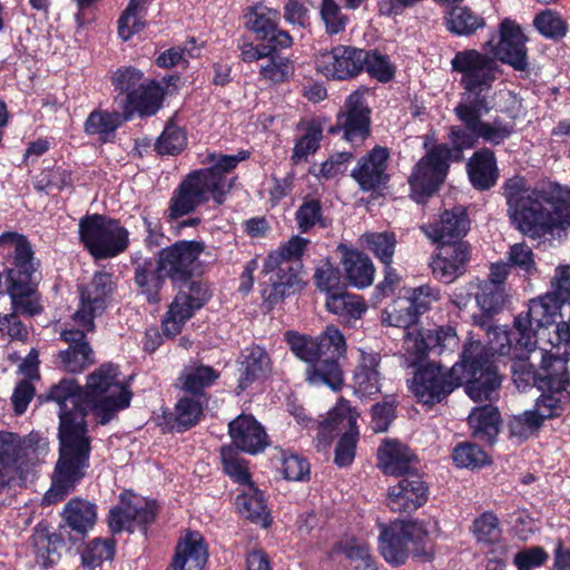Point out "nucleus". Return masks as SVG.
<instances>
[{"label":"nucleus","instance_id":"f257e3e1","mask_svg":"<svg viewBox=\"0 0 570 570\" xmlns=\"http://www.w3.org/2000/svg\"><path fill=\"white\" fill-rule=\"evenodd\" d=\"M47 397L58 405L60 419V455L52 484L43 497L46 504H53L76 488L89 465L86 414L91 412L100 424H107L120 410L129 406L131 393L124 384L118 366L102 364L87 376L83 390L73 380H62L51 387Z\"/></svg>","mask_w":570,"mask_h":570},{"label":"nucleus","instance_id":"f03ea898","mask_svg":"<svg viewBox=\"0 0 570 570\" xmlns=\"http://www.w3.org/2000/svg\"><path fill=\"white\" fill-rule=\"evenodd\" d=\"M453 71L461 75L464 89L454 115L461 126H452L450 138L459 147H475L479 139L497 146L513 132V125L500 119L485 121L483 117L493 105L492 86L497 80L498 65L493 58L475 49L458 51L451 60Z\"/></svg>","mask_w":570,"mask_h":570},{"label":"nucleus","instance_id":"7ed1b4c3","mask_svg":"<svg viewBox=\"0 0 570 570\" xmlns=\"http://www.w3.org/2000/svg\"><path fill=\"white\" fill-rule=\"evenodd\" d=\"M464 379L468 380L466 394L474 402L492 401L501 385L491 353L480 341L469 340L460 362L450 370L434 363L417 370L410 389L419 402L432 405L445 399Z\"/></svg>","mask_w":570,"mask_h":570},{"label":"nucleus","instance_id":"20e7f679","mask_svg":"<svg viewBox=\"0 0 570 570\" xmlns=\"http://www.w3.org/2000/svg\"><path fill=\"white\" fill-rule=\"evenodd\" d=\"M503 188L509 216L522 234L541 237L570 225V188L554 183L530 188L520 176Z\"/></svg>","mask_w":570,"mask_h":570},{"label":"nucleus","instance_id":"39448f33","mask_svg":"<svg viewBox=\"0 0 570 570\" xmlns=\"http://www.w3.org/2000/svg\"><path fill=\"white\" fill-rule=\"evenodd\" d=\"M542 395L533 410L514 415L508 423L511 438L524 441L539 430L543 421L558 416L570 401V373L561 358L542 357L540 372Z\"/></svg>","mask_w":570,"mask_h":570},{"label":"nucleus","instance_id":"423d86ee","mask_svg":"<svg viewBox=\"0 0 570 570\" xmlns=\"http://www.w3.org/2000/svg\"><path fill=\"white\" fill-rule=\"evenodd\" d=\"M292 352L308 364L306 380L312 385H328L336 390L342 384V372L337 361L345 355L343 334L335 326H327L316 338L295 332L286 334Z\"/></svg>","mask_w":570,"mask_h":570},{"label":"nucleus","instance_id":"0eeeda50","mask_svg":"<svg viewBox=\"0 0 570 570\" xmlns=\"http://www.w3.org/2000/svg\"><path fill=\"white\" fill-rule=\"evenodd\" d=\"M564 305L548 292L529 302L525 313L519 314L514 320V331L508 332L502 328L494 331L495 335L504 341L500 346L491 345L488 347L491 356L493 353L501 355L509 353L512 342L522 350H531L532 346L546 338V332L549 326L553 325Z\"/></svg>","mask_w":570,"mask_h":570},{"label":"nucleus","instance_id":"6e6552de","mask_svg":"<svg viewBox=\"0 0 570 570\" xmlns=\"http://www.w3.org/2000/svg\"><path fill=\"white\" fill-rule=\"evenodd\" d=\"M49 453V442L32 432L21 439L11 432H0V493L23 479L28 465L43 460Z\"/></svg>","mask_w":570,"mask_h":570},{"label":"nucleus","instance_id":"1a4fd4ad","mask_svg":"<svg viewBox=\"0 0 570 570\" xmlns=\"http://www.w3.org/2000/svg\"><path fill=\"white\" fill-rule=\"evenodd\" d=\"M428 530L420 521H395L389 527H382L379 537V549L386 562L403 564L409 554L431 560L432 546L426 540Z\"/></svg>","mask_w":570,"mask_h":570},{"label":"nucleus","instance_id":"9d476101","mask_svg":"<svg viewBox=\"0 0 570 570\" xmlns=\"http://www.w3.org/2000/svg\"><path fill=\"white\" fill-rule=\"evenodd\" d=\"M16 246V257L12 266H7L8 293L11 297L13 313L35 315L40 312V305L33 297L36 262L31 245L27 239L10 235Z\"/></svg>","mask_w":570,"mask_h":570},{"label":"nucleus","instance_id":"9b49d317","mask_svg":"<svg viewBox=\"0 0 570 570\" xmlns=\"http://www.w3.org/2000/svg\"><path fill=\"white\" fill-rule=\"evenodd\" d=\"M232 181L210 170H198L181 181L170 199L169 216L178 218L193 212L197 206L214 199L218 205L225 200Z\"/></svg>","mask_w":570,"mask_h":570},{"label":"nucleus","instance_id":"f8f14e48","mask_svg":"<svg viewBox=\"0 0 570 570\" xmlns=\"http://www.w3.org/2000/svg\"><path fill=\"white\" fill-rule=\"evenodd\" d=\"M79 238L96 259L116 257L129 244L128 230L118 220L99 214L86 215L79 220Z\"/></svg>","mask_w":570,"mask_h":570},{"label":"nucleus","instance_id":"ddd939ff","mask_svg":"<svg viewBox=\"0 0 570 570\" xmlns=\"http://www.w3.org/2000/svg\"><path fill=\"white\" fill-rule=\"evenodd\" d=\"M452 148L442 144L432 148L414 167L410 177V186L413 198L420 203L424 197L431 196L444 181L450 161L460 160L464 149L472 147H459L449 137Z\"/></svg>","mask_w":570,"mask_h":570},{"label":"nucleus","instance_id":"4468645a","mask_svg":"<svg viewBox=\"0 0 570 570\" xmlns=\"http://www.w3.org/2000/svg\"><path fill=\"white\" fill-rule=\"evenodd\" d=\"M355 417L347 401L341 400L336 406L331 410L327 417L318 425L317 448L326 449L332 443L334 432L350 428L340 439L335 450V463L338 466L352 464L355 458L356 435L353 431Z\"/></svg>","mask_w":570,"mask_h":570},{"label":"nucleus","instance_id":"2eb2a0df","mask_svg":"<svg viewBox=\"0 0 570 570\" xmlns=\"http://www.w3.org/2000/svg\"><path fill=\"white\" fill-rule=\"evenodd\" d=\"M115 289L111 274L95 273L88 283L79 287L80 305L72 315L73 326L94 331V320L110 305Z\"/></svg>","mask_w":570,"mask_h":570},{"label":"nucleus","instance_id":"dca6fc26","mask_svg":"<svg viewBox=\"0 0 570 570\" xmlns=\"http://www.w3.org/2000/svg\"><path fill=\"white\" fill-rule=\"evenodd\" d=\"M204 245L196 240H179L158 254L159 272L173 282L187 281L197 268Z\"/></svg>","mask_w":570,"mask_h":570},{"label":"nucleus","instance_id":"f3484780","mask_svg":"<svg viewBox=\"0 0 570 570\" xmlns=\"http://www.w3.org/2000/svg\"><path fill=\"white\" fill-rule=\"evenodd\" d=\"M156 504L154 501L138 497L131 492H124L120 495V504L110 510V530L121 532L134 531L136 525H145L154 521L156 517Z\"/></svg>","mask_w":570,"mask_h":570},{"label":"nucleus","instance_id":"a211bd4d","mask_svg":"<svg viewBox=\"0 0 570 570\" xmlns=\"http://www.w3.org/2000/svg\"><path fill=\"white\" fill-rule=\"evenodd\" d=\"M209 298L205 285L193 283L187 291L179 292L169 304L163 321V331L166 336L174 337L180 333L185 323Z\"/></svg>","mask_w":570,"mask_h":570},{"label":"nucleus","instance_id":"6ab92c4d","mask_svg":"<svg viewBox=\"0 0 570 570\" xmlns=\"http://www.w3.org/2000/svg\"><path fill=\"white\" fill-rule=\"evenodd\" d=\"M387 507L393 512L411 513L428 500V488L421 478L409 473L387 490Z\"/></svg>","mask_w":570,"mask_h":570},{"label":"nucleus","instance_id":"aec40b11","mask_svg":"<svg viewBox=\"0 0 570 570\" xmlns=\"http://www.w3.org/2000/svg\"><path fill=\"white\" fill-rule=\"evenodd\" d=\"M469 259L470 246L463 242H453L442 244L430 265L435 278L450 284L464 274Z\"/></svg>","mask_w":570,"mask_h":570},{"label":"nucleus","instance_id":"412c9836","mask_svg":"<svg viewBox=\"0 0 570 570\" xmlns=\"http://www.w3.org/2000/svg\"><path fill=\"white\" fill-rule=\"evenodd\" d=\"M494 56L518 71L528 69L525 37L518 24L505 19L500 26V41L493 48Z\"/></svg>","mask_w":570,"mask_h":570},{"label":"nucleus","instance_id":"4be33fe9","mask_svg":"<svg viewBox=\"0 0 570 570\" xmlns=\"http://www.w3.org/2000/svg\"><path fill=\"white\" fill-rule=\"evenodd\" d=\"M420 229L434 243H452L453 239L462 238L470 229V219L462 206L446 209L434 223L423 224Z\"/></svg>","mask_w":570,"mask_h":570},{"label":"nucleus","instance_id":"5701e85b","mask_svg":"<svg viewBox=\"0 0 570 570\" xmlns=\"http://www.w3.org/2000/svg\"><path fill=\"white\" fill-rule=\"evenodd\" d=\"M83 327L73 326L61 332V338L69 345L66 351L60 352L59 360L65 371L80 373L94 363L92 351L86 341Z\"/></svg>","mask_w":570,"mask_h":570},{"label":"nucleus","instance_id":"b1692460","mask_svg":"<svg viewBox=\"0 0 570 570\" xmlns=\"http://www.w3.org/2000/svg\"><path fill=\"white\" fill-rule=\"evenodd\" d=\"M316 70L328 79L345 80L356 71V49L337 46L331 51L321 52L315 60Z\"/></svg>","mask_w":570,"mask_h":570},{"label":"nucleus","instance_id":"393cba45","mask_svg":"<svg viewBox=\"0 0 570 570\" xmlns=\"http://www.w3.org/2000/svg\"><path fill=\"white\" fill-rule=\"evenodd\" d=\"M229 435L235 446L256 454L268 445V436L261 423L252 415H239L229 423Z\"/></svg>","mask_w":570,"mask_h":570},{"label":"nucleus","instance_id":"a878e982","mask_svg":"<svg viewBox=\"0 0 570 570\" xmlns=\"http://www.w3.org/2000/svg\"><path fill=\"white\" fill-rule=\"evenodd\" d=\"M207 562V549L197 532L187 533L177 543L173 561L167 570H203Z\"/></svg>","mask_w":570,"mask_h":570},{"label":"nucleus","instance_id":"bb28decb","mask_svg":"<svg viewBox=\"0 0 570 570\" xmlns=\"http://www.w3.org/2000/svg\"><path fill=\"white\" fill-rule=\"evenodd\" d=\"M390 151L386 147L375 146L358 166V186L363 190L375 191L387 180L385 174Z\"/></svg>","mask_w":570,"mask_h":570},{"label":"nucleus","instance_id":"cd10ccee","mask_svg":"<svg viewBox=\"0 0 570 570\" xmlns=\"http://www.w3.org/2000/svg\"><path fill=\"white\" fill-rule=\"evenodd\" d=\"M377 455L383 472L391 475L409 474L411 463L415 459L405 444L394 440H386L379 449Z\"/></svg>","mask_w":570,"mask_h":570},{"label":"nucleus","instance_id":"c85d7f7f","mask_svg":"<svg viewBox=\"0 0 570 570\" xmlns=\"http://www.w3.org/2000/svg\"><path fill=\"white\" fill-rule=\"evenodd\" d=\"M531 354V357L535 360L539 357V370L534 371L532 364L525 363L523 361L515 362L512 365V377L519 390H525L531 384L538 385V387L542 391L540 386V372L542 371V357L550 358H561L564 362V367H567L568 358L564 355H561L558 351L552 352L548 351L544 346H532L531 350H525Z\"/></svg>","mask_w":570,"mask_h":570},{"label":"nucleus","instance_id":"c756f323","mask_svg":"<svg viewBox=\"0 0 570 570\" xmlns=\"http://www.w3.org/2000/svg\"><path fill=\"white\" fill-rule=\"evenodd\" d=\"M472 185L481 190L491 188L498 179L497 160L492 150L482 148L468 163Z\"/></svg>","mask_w":570,"mask_h":570},{"label":"nucleus","instance_id":"7c9ffc66","mask_svg":"<svg viewBox=\"0 0 570 570\" xmlns=\"http://www.w3.org/2000/svg\"><path fill=\"white\" fill-rule=\"evenodd\" d=\"M62 519L68 528L83 535L88 533L96 523V505L89 501L75 498L66 504L62 511Z\"/></svg>","mask_w":570,"mask_h":570},{"label":"nucleus","instance_id":"2f4dec72","mask_svg":"<svg viewBox=\"0 0 570 570\" xmlns=\"http://www.w3.org/2000/svg\"><path fill=\"white\" fill-rule=\"evenodd\" d=\"M239 387L246 389L256 380L267 377L272 372V363L266 351L261 346H252L245 351Z\"/></svg>","mask_w":570,"mask_h":570},{"label":"nucleus","instance_id":"473e14b6","mask_svg":"<svg viewBox=\"0 0 570 570\" xmlns=\"http://www.w3.org/2000/svg\"><path fill=\"white\" fill-rule=\"evenodd\" d=\"M469 425L473 436L492 443L499 433L500 414L492 405L475 407L469 415Z\"/></svg>","mask_w":570,"mask_h":570},{"label":"nucleus","instance_id":"72a5a7b5","mask_svg":"<svg viewBox=\"0 0 570 570\" xmlns=\"http://www.w3.org/2000/svg\"><path fill=\"white\" fill-rule=\"evenodd\" d=\"M165 278L168 277L159 272L158 259L157 265L151 259H142L136 264L135 283L146 295L148 302L157 303L159 301L158 293Z\"/></svg>","mask_w":570,"mask_h":570},{"label":"nucleus","instance_id":"f704fd0d","mask_svg":"<svg viewBox=\"0 0 570 570\" xmlns=\"http://www.w3.org/2000/svg\"><path fill=\"white\" fill-rule=\"evenodd\" d=\"M278 21L279 11L261 3L247 8L245 13V26L261 40H266L276 31Z\"/></svg>","mask_w":570,"mask_h":570},{"label":"nucleus","instance_id":"c9c22d12","mask_svg":"<svg viewBox=\"0 0 570 570\" xmlns=\"http://www.w3.org/2000/svg\"><path fill=\"white\" fill-rule=\"evenodd\" d=\"M31 540L37 562L42 567L52 566L60 559L61 540L56 533L50 532L47 527L39 524L35 529Z\"/></svg>","mask_w":570,"mask_h":570},{"label":"nucleus","instance_id":"e433bc0d","mask_svg":"<svg viewBox=\"0 0 570 570\" xmlns=\"http://www.w3.org/2000/svg\"><path fill=\"white\" fill-rule=\"evenodd\" d=\"M236 505L245 518L261 523L263 527L268 525L269 513L263 494L253 484L246 487V490L237 495Z\"/></svg>","mask_w":570,"mask_h":570},{"label":"nucleus","instance_id":"4c0bfd02","mask_svg":"<svg viewBox=\"0 0 570 570\" xmlns=\"http://www.w3.org/2000/svg\"><path fill=\"white\" fill-rule=\"evenodd\" d=\"M472 287L475 291L476 305L483 313L495 314L502 309L505 302L504 286L475 278Z\"/></svg>","mask_w":570,"mask_h":570},{"label":"nucleus","instance_id":"58836bf2","mask_svg":"<svg viewBox=\"0 0 570 570\" xmlns=\"http://www.w3.org/2000/svg\"><path fill=\"white\" fill-rule=\"evenodd\" d=\"M160 105V89L154 82H145L137 88L136 94H130L127 100V111H137L142 116H151L157 112Z\"/></svg>","mask_w":570,"mask_h":570},{"label":"nucleus","instance_id":"ea45409f","mask_svg":"<svg viewBox=\"0 0 570 570\" xmlns=\"http://www.w3.org/2000/svg\"><path fill=\"white\" fill-rule=\"evenodd\" d=\"M308 240L299 236H293L288 242L283 244L278 250L272 252L264 263L263 272L272 274L279 264H294L301 262V256Z\"/></svg>","mask_w":570,"mask_h":570},{"label":"nucleus","instance_id":"a19ab883","mask_svg":"<svg viewBox=\"0 0 570 570\" xmlns=\"http://www.w3.org/2000/svg\"><path fill=\"white\" fill-rule=\"evenodd\" d=\"M380 356L377 353H362L358 364V394L371 396L380 391L379 371Z\"/></svg>","mask_w":570,"mask_h":570},{"label":"nucleus","instance_id":"79ce46f5","mask_svg":"<svg viewBox=\"0 0 570 570\" xmlns=\"http://www.w3.org/2000/svg\"><path fill=\"white\" fill-rule=\"evenodd\" d=\"M273 273H275V276H271L269 282L276 295L284 296L288 289L301 288L304 284L301 262L279 264Z\"/></svg>","mask_w":570,"mask_h":570},{"label":"nucleus","instance_id":"37998d69","mask_svg":"<svg viewBox=\"0 0 570 570\" xmlns=\"http://www.w3.org/2000/svg\"><path fill=\"white\" fill-rule=\"evenodd\" d=\"M218 379V373L210 366L198 365L185 368L179 381L181 387L190 394H204L202 391Z\"/></svg>","mask_w":570,"mask_h":570},{"label":"nucleus","instance_id":"c03bdc74","mask_svg":"<svg viewBox=\"0 0 570 570\" xmlns=\"http://www.w3.org/2000/svg\"><path fill=\"white\" fill-rule=\"evenodd\" d=\"M446 26L455 35L468 36L482 28L484 20L466 7H455L449 12Z\"/></svg>","mask_w":570,"mask_h":570},{"label":"nucleus","instance_id":"a18cd8bd","mask_svg":"<svg viewBox=\"0 0 570 570\" xmlns=\"http://www.w3.org/2000/svg\"><path fill=\"white\" fill-rule=\"evenodd\" d=\"M207 399L205 394H190L181 397L175 407V416L178 425L187 429L198 423L203 415Z\"/></svg>","mask_w":570,"mask_h":570},{"label":"nucleus","instance_id":"49530a36","mask_svg":"<svg viewBox=\"0 0 570 570\" xmlns=\"http://www.w3.org/2000/svg\"><path fill=\"white\" fill-rule=\"evenodd\" d=\"M121 122L122 118L118 112L96 110L88 116L85 122V131L88 135H97L100 139L107 140Z\"/></svg>","mask_w":570,"mask_h":570},{"label":"nucleus","instance_id":"de8ad7c7","mask_svg":"<svg viewBox=\"0 0 570 570\" xmlns=\"http://www.w3.org/2000/svg\"><path fill=\"white\" fill-rule=\"evenodd\" d=\"M266 61L259 67L261 78L272 83H279L287 80L294 73V66L288 58L278 53H271Z\"/></svg>","mask_w":570,"mask_h":570},{"label":"nucleus","instance_id":"09e8293b","mask_svg":"<svg viewBox=\"0 0 570 570\" xmlns=\"http://www.w3.org/2000/svg\"><path fill=\"white\" fill-rule=\"evenodd\" d=\"M472 532L479 543L490 547L501 540L499 519L492 512H484L473 522Z\"/></svg>","mask_w":570,"mask_h":570},{"label":"nucleus","instance_id":"8fccbe9b","mask_svg":"<svg viewBox=\"0 0 570 570\" xmlns=\"http://www.w3.org/2000/svg\"><path fill=\"white\" fill-rule=\"evenodd\" d=\"M146 0H130L127 9L120 17L118 23V33L124 40H128L136 32L140 31L145 18Z\"/></svg>","mask_w":570,"mask_h":570},{"label":"nucleus","instance_id":"3c124183","mask_svg":"<svg viewBox=\"0 0 570 570\" xmlns=\"http://www.w3.org/2000/svg\"><path fill=\"white\" fill-rule=\"evenodd\" d=\"M358 62H362L361 69H365L372 77L381 82L390 81L394 76V67L387 56L380 55L376 51H367L362 56L358 50Z\"/></svg>","mask_w":570,"mask_h":570},{"label":"nucleus","instance_id":"603ef678","mask_svg":"<svg viewBox=\"0 0 570 570\" xmlns=\"http://www.w3.org/2000/svg\"><path fill=\"white\" fill-rule=\"evenodd\" d=\"M326 308L343 322L351 323L355 320L356 298L342 287L327 295Z\"/></svg>","mask_w":570,"mask_h":570},{"label":"nucleus","instance_id":"864d4df0","mask_svg":"<svg viewBox=\"0 0 570 570\" xmlns=\"http://www.w3.org/2000/svg\"><path fill=\"white\" fill-rule=\"evenodd\" d=\"M417 317L412 309L409 299L401 297L396 299L389 308L382 314V322L390 326L407 330L415 324Z\"/></svg>","mask_w":570,"mask_h":570},{"label":"nucleus","instance_id":"5fc2aeb1","mask_svg":"<svg viewBox=\"0 0 570 570\" xmlns=\"http://www.w3.org/2000/svg\"><path fill=\"white\" fill-rule=\"evenodd\" d=\"M367 248L386 266L390 267L395 252L396 238L393 233H370L363 236Z\"/></svg>","mask_w":570,"mask_h":570},{"label":"nucleus","instance_id":"6e6d98bb","mask_svg":"<svg viewBox=\"0 0 570 570\" xmlns=\"http://www.w3.org/2000/svg\"><path fill=\"white\" fill-rule=\"evenodd\" d=\"M452 459L458 466L472 470L480 469L490 462L488 454L479 445L468 442L454 448Z\"/></svg>","mask_w":570,"mask_h":570},{"label":"nucleus","instance_id":"4d7b16f0","mask_svg":"<svg viewBox=\"0 0 570 570\" xmlns=\"http://www.w3.org/2000/svg\"><path fill=\"white\" fill-rule=\"evenodd\" d=\"M115 553L114 543L109 540H92L81 554L82 566L86 570H95L104 561L111 560Z\"/></svg>","mask_w":570,"mask_h":570},{"label":"nucleus","instance_id":"13d9d810","mask_svg":"<svg viewBox=\"0 0 570 570\" xmlns=\"http://www.w3.org/2000/svg\"><path fill=\"white\" fill-rule=\"evenodd\" d=\"M224 471L242 485H250V474L246 461L232 448L224 446L220 452Z\"/></svg>","mask_w":570,"mask_h":570},{"label":"nucleus","instance_id":"bf43d9fd","mask_svg":"<svg viewBox=\"0 0 570 570\" xmlns=\"http://www.w3.org/2000/svg\"><path fill=\"white\" fill-rule=\"evenodd\" d=\"M185 146L186 136L184 131L178 126L169 124L157 139L156 150L160 155H175L180 153Z\"/></svg>","mask_w":570,"mask_h":570},{"label":"nucleus","instance_id":"052dcab7","mask_svg":"<svg viewBox=\"0 0 570 570\" xmlns=\"http://www.w3.org/2000/svg\"><path fill=\"white\" fill-rule=\"evenodd\" d=\"M403 350L407 364L412 366L425 357L428 350L431 351V343L422 333L406 331Z\"/></svg>","mask_w":570,"mask_h":570},{"label":"nucleus","instance_id":"680f3d73","mask_svg":"<svg viewBox=\"0 0 570 570\" xmlns=\"http://www.w3.org/2000/svg\"><path fill=\"white\" fill-rule=\"evenodd\" d=\"M428 340L431 343V351L439 355L453 353L460 345L458 334L451 326L438 328L433 334L428 335Z\"/></svg>","mask_w":570,"mask_h":570},{"label":"nucleus","instance_id":"e2e57ef3","mask_svg":"<svg viewBox=\"0 0 570 570\" xmlns=\"http://www.w3.org/2000/svg\"><path fill=\"white\" fill-rule=\"evenodd\" d=\"M534 26L546 38H561L567 31L566 22L551 10H546L538 14L534 19Z\"/></svg>","mask_w":570,"mask_h":570},{"label":"nucleus","instance_id":"0e129e2a","mask_svg":"<svg viewBox=\"0 0 570 570\" xmlns=\"http://www.w3.org/2000/svg\"><path fill=\"white\" fill-rule=\"evenodd\" d=\"M116 90L126 95V101L130 99V94H136L137 88L142 86V73L135 68L118 69L111 77Z\"/></svg>","mask_w":570,"mask_h":570},{"label":"nucleus","instance_id":"69168bd1","mask_svg":"<svg viewBox=\"0 0 570 570\" xmlns=\"http://www.w3.org/2000/svg\"><path fill=\"white\" fill-rule=\"evenodd\" d=\"M320 12L327 33L336 35L344 30L347 18L334 0H322Z\"/></svg>","mask_w":570,"mask_h":570},{"label":"nucleus","instance_id":"338daca9","mask_svg":"<svg viewBox=\"0 0 570 570\" xmlns=\"http://www.w3.org/2000/svg\"><path fill=\"white\" fill-rule=\"evenodd\" d=\"M405 299H409L415 316L419 318L420 315L430 309L433 303L440 299V292L430 285H422L412 289L411 295Z\"/></svg>","mask_w":570,"mask_h":570},{"label":"nucleus","instance_id":"774afa93","mask_svg":"<svg viewBox=\"0 0 570 570\" xmlns=\"http://www.w3.org/2000/svg\"><path fill=\"white\" fill-rule=\"evenodd\" d=\"M314 278L316 286L327 295L345 286L340 271L334 268L330 262H324L316 268Z\"/></svg>","mask_w":570,"mask_h":570}]
</instances>
